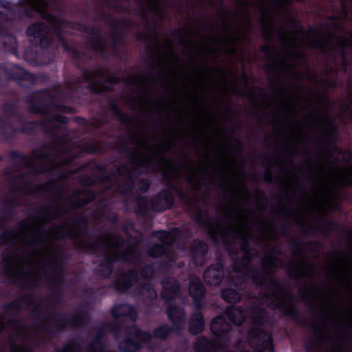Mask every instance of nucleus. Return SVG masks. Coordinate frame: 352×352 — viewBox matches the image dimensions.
Listing matches in <instances>:
<instances>
[{"instance_id":"4d7b16f0","label":"nucleus","mask_w":352,"mask_h":352,"mask_svg":"<svg viewBox=\"0 0 352 352\" xmlns=\"http://www.w3.org/2000/svg\"><path fill=\"white\" fill-rule=\"evenodd\" d=\"M35 13L39 14L41 17L45 21L52 23V25L56 20V16L51 12L45 10L38 4V10L35 11Z\"/></svg>"},{"instance_id":"f03ea898","label":"nucleus","mask_w":352,"mask_h":352,"mask_svg":"<svg viewBox=\"0 0 352 352\" xmlns=\"http://www.w3.org/2000/svg\"><path fill=\"white\" fill-rule=\"evenodd\" d=\"M226 314L231 323L223 316L214 317L211 321L210 331L218 342L214 343L206 337H201L194 344L195 352H218L219 348L224 346L221 342L226 341L232 331V324L241 327L245 319L244 309L241 306L228 308Z\"/></svg>"},{"instance_id":"7ed1b4c3","label":"nucleus","mask_w":352,"mask_h":352,"mask_svg":"<svg viewBox=\"0 0 352 352\" xmlns=\"http://www.w3.org/2000/svg\"><path fill=\"white\" fill-rule=\"evenodd\" d=\"M124 244V239L121 236L119 237L118 240L113 243H110L103 237H97L93 241L78 243L77 244V249L85 251L91 254H95L96 250H116V251L113 254H107L101 259L102 262L112 268H113L114 264L119 261L131 264H140L142 263V257L140 252L137 250L131 248L120 251V249Z\"/></svg>"},{"instance_id":"603ef678","label":"nucleus","mask_w":352,"mask_h":352,"mask_svg":"<svg viewBox=\"0 0 352 352\" xmlns=\"http://www.w3.org/2000/svg\"><path fill=\"white\" fill-rule=\"evenodd\" d=\"M56 122L60 124L65 125L68 122V118L61 115V114H52L50 116L45 120L42 121L41 122V125L45 129L47 126V123H54Z\"/></svg>"},{"instance_id":"2f4dec72","label":"nucleus","mask_w":352,"mask_h":352,"mask_svg":"<svg viewBox=\"0 0 352 352\" xmlns=\"http://www.w3.org/2000/svg\"><path fill=\"white\" fill-rule=\"evenodd\" d=\"M148 168H142L133 165L131 170L133 172L129 175V177L125 179L121 184H119V187L122 188V195H130L132 193L135 184V178L142 173H147L148 170L143 172L142 169H148Z\"/></svg>"},{"instance_id":"13d9d810","label":"nucleus","mask_w":352,"mask_h":352,"mask_svg":"<svg viewBox=\"0 0 352 352\" xmlns=\"http://www.w3.org/2000/svg\"><path fill=\"white\" fill-rule=\"evenodd\" d=\"M52 108H54L57 111L65 113L72 114L76 112L74 107L64 104H58L55 101L52 102Z\"/></svg>"},{"instance_id":"c85d7f7f","label":"nucleus","mask_w":352,"mask_h":352,"mask_svg":"<svg viewBox=\"0 0 352 352\" xmlns=\"http://www.w3.org/2000/svg\"><path fill=\"white\" fill-rule=\"evenodd\" d=\"M338 226V223L332 220L325 217H322L318 225L310 226L309 228H305L303 234L305 236L308 235V231L318 232L324 236H329L333 229Z\"/></svg>"},{"instance_id":"1a4fd4ad","label":"nucleus","mask_w":352,"mask_h":352,"mask_svg":"<svg viewBox=\"0 0 352 352\" xmlns=\"http://www.w3.org/2000/svg\"><path fill=\"white\" fill-rule=\"evenodd\" d=\"M162 178L166 185L168 187L162 188L155 194L149 201L150 208L155 212L162 213L166 210H170L175 204V195L172 192L168 179L169 176L166 173H164Z\"/></svg>"},{"instance_id":"ddd939ff","label":"nucleus","mask_w":352,"mask_h":352,"mask_svg":"<svg viewBox=\"0 0 352 352\" xmlns=\"http://www.w3.org/2000/svg\"><path fill=\"white\" fill-rule=\"evenodd\" d=\"M28 36L41 48L46 49L52 45V38L48 26L43 22L37 21L30 24L26 29Z\"/></svg>"},{"instance_id":"a19ab883","label":"nucleus","mask_w":352,"mask_h":352,"mask_svg":"<svg viewBox=\"0 0 352 352\" xmlns=\"http://www.w3.org/2000/svg\"><path fill=\"white\" fill-rule=\"evenodd\" d=\"M175 331V328L167 323H164L155 328L152 336L153 338L161 340H166Z\"/></svg>"},{"instance_id":"5fc2aeb1","label":"nucleus","mask_w":352,"mask_h":352,"mask_svg":"<svg viewBox=\"0 0 352 352\" xmlns=\"http://www.w3.org/2000/svg\"><path fill=\"white\" fill-rule=\"evenodd\" d=\"M155 236L161 241L164 245H170L175 241V237L172 233L168 231L161 230L155 232Z\"/></svg>"},{"instance_id":"680f3d73","label":"nucleus","mask_w":352,"mask_h":352,"mask_svg":"<svg viewBox=\"0 0 352 352\" xmlns=\"http://www.w3.org/2000/svg\"><path fill=\"white\" fill-rule=\"evenodd\" d=\"M302 245H304V244L300 240L292 241L289 245L291 249L294 251V252H293L292 254L294 256L302 255L304 252V249L302 248Z\"/></svg>"},{"instance_id":"69168bd1","label":"nucleus","mask_w":352,"mask_h":352,"mask_svg":"<svg viewBox=\"0 0 352 352\" xmlns=\"http://www.w3.org/2000/svg\"><path fill=\"white\" fill-rule=\"evenodd\" d=\"M1 211L3 216H1L0 217H3L8 220V218L14 215L16 208L9 206H1Z\"/></svg>"},{"instance_id":"20e7f679","label":"nucleus","mask_w":352,"mask_h":352,"mask_svg":"<svg viewBox=\"0 0 352 352\" xmlns=\"http://www.w3.org/2000/svg\"><path fill=\"white\" fill-rule=\"evenodd\" d=\"M252 320L255 326L250 327L247 332L249 346L255 352H274L272 334L263 328L268 322L265 309L259 306L254 307Z\"/></svg>"},{"instance_id":"09e8293b","label":"nucleus","mask_w":352,"mask_h":352,"mask_svg":"<svg viewBox=\"0 0 352 352\" xmlns=\"http://www.w3.org/2000/svg\"><path fill=\"white\" fill-rule=\"evenodd\" d=\"M31 298L30 294H25L20 298L15 299L10 302L5 304L3 305V309L6 312H9L10 311H19L22 308L23 302L24 300H28Z\"/></svg>"},{"instance_id":"4be33fe9","label":"nucleus","mask_w":352,"mask_h":352,"mask_svg":"<svg viewBox=\"0 0 352 352\" xmlns=\"http://www.w3.org/2000/svg\"><path fill=\"white\" fill-rule=\"evenodd\" d=\"M208 252V245L205 241L200 239L192 240L190 246V254L195 265L203 267L206 263Z\"/></svg>"},{"instance_id":"49530a36","label":"nucleus","mask_w":352,"mask_h":352,"mask_svg":"<svg viewBox=\"0 0 352 352\" xmlns=\"http://www.w3.org/2000/svg\"><path fill=\"white\" fill-rule=\"evenodd\" d=\"M147 254L150 257L156 258L166 255L168 250L164 245L155 243L148 248Z\"/></svg>"},{"instance_id":"39448f33","label":"nucleus","mask_w":352,"mask_h":352,"mask_svg":"<svg viewBox=\"0 0 352 352\" xmlns=\"http://www.w3.org/2000/svg\"><path fill=\"white\" fill-rule=\"evenodd\" d=\"M90 321L91 314L87 307L83 305L70 318H66L64 314H61L58 318L45 322L43 329L49 335L54 336L58 333L65 332L67 327H83L87 326Z\"/></svg>"},{"instance_id":"79ce46f5","label":"nucleus","mask_w":352,"mask_h":352,"mask_svg":"<svg viewBox=\"0 0 352 352\" xmlns=\"http://www.w3.org/2000/svg\"><path fill=\"white\" fill-rule=\"evenodd\" d=\"M135 212L138 216H145L149 210L150 203L148 201L147 197L145 195H138L135 199Z\"/></svg>"},{"instance_id":"393cba45","label":"nucleus","mask_w":352,"mask_h":352,"mask_svg":"<svg viewBox=\"0 0 352 352\" xmlns=\"http://www.w3.org/2000/svg\"><path fill=\"white\" fill-rule=\"evenodd\" d=\"M160 284L162 286L161 297L166 302H171L177 298L180 292V285L177 280L172 277L163 278Z\"/></svg>"},{"instance_id":"7c9ffc66","label":"nucleus","mask_w":352,"mask_h":352,"mask_svg":"<svg viewBox=\"0 0 352 352\" xmlns=\"http://www.w3.org/2000/svg\"><path fill=\"white\" fill-rule=\"evenodd\" d=\"M329 38H333L336 41L339 43V47L341 50L349 46V41L346 38H341L339 36L331 33H328L326 36H323L321 38L315 37L309 43V46L316 50H324L329 43V42H327L326 39Z\"/></svg>"},{"instance_id":"a18cd8bd","label":"nucleus","mask_w":352,"mask_h":352,"mask_svg":"<svg viewBox=\"0 0 352 352\" xmlns=\"http://www.w3.org/2000/svg\"><path fill=\"white\" fill-rule=\"evenodd\" d=\"M205 213L201 210H198L195 218V222L201 227H207L209 230V234L210 237L215 241L217 239L216 234L212 230V226L210 221L206 220L205 218Z\"/></svg>"},{"instance_id":"9d476101","label":"nucleus","mask_w":352,"mask_h":352,"mask_svg":"<svg viewBox=\"0 0 352 352\" xmlns=\"http://www.w3.org/2000/svg\"><path fill=\"white\" fill-rule=\"evenodd\" d=\"M219 232L225 250L230 256H232L237 253L234 248L236 239L240 240L243 254H249L250 252H251L250 240L245 234H243L230 227H227L226 228H221Z\"/></svg>"},{"instance_id":"a878e982","label":"nucleus","mask_w":352,"mask_h":352,"mask_svg":"<svg viewBox=\"0 0 352 352\" xmlns=\"http://www.w3.org/2000/svg\"><path fill=\"white\" fill-rule=\"evenodd\" d=\"M166 314L176 331L182 329L186 318V311L183 307L177 304L170 305L166 309Z\"/></svg>"},{"instance_id":"0e129e2a","label":"nucleus","mask_w":352,"mask_h":352,"mask_svg":"<svg viewBox=\"0 0 352 352\" xmlns=\"http://www.w3.org/2000/svg\"><path fill=\"white\" fill-rule=\"evenodd\" d=\"M43 148L45 151L43 152L40 153L36 155V157L39 160H47L51 157H53L52 147L47 144H43Z\"/></svg>"},{"instance_id":"37998d69","label":"nucleus","mask_w":352,"mask_h":352,"mask_svg":"<svg viewBox=\"0 0 352 352\" xmlns=\"http://www.w3.org/2000/svg\"><path fill=\"white\" fill-rule=\"evenodd\" d=\"M72 224L78 230V237L81 236V234H87L89 233L87 219L84 214H80L78 217L74 218L72 221Z\"/></svg>"},{"instance_id":"f257e3e1","label":"nucleus","mask_w":352,"mask_h":352,"mask_svg":"<svg viewBox=\"0 0 352 352\" xmlns=\"http://www.w3.org/2000/svg\"><path fill=\"white\" fill-rule=\"evenodd\" d=\"M269 285L271 292L264 295L267 307L271 309L280 310L285 317L290 318L298 326L309 327L314 333V344L319 346L323 344L327 341V336L320 327L309 323L295 303L292 302L285 303L283 294L287 292V288L283 283L271 275Z\"/></svg>"},{"instance_id":"b1692460","label":"nucleus","mask_w":352,"mask_h":352,"mask_svg":"<svg viewBox=\"0 0 352 352\" xmlns=\"http://www.w3.org/2000/svg\"><path fill=\"white\" fill-rule=\"evenodd\" d=\"M87 34L94 36L98 35L97 37H93L87 42V45L102 58H107V48L103 42V38L100 34V30L94 26H87L86 31Z\"/></svg>"},{"instance_id":"052dcab7","label":"nucleus","mask_w":352,"mask_h":352,"mask_svg":"<svg viewBox=\"0 0 352 352\" xmlns=\"http://www.w3.org/2000/svg\"><path fill=\"white\" fill-rule=\"evenodd\" d=\"M11 352H34L32 348L27 344H19L13 341L10 343Z\"/></svg>"},{"instance_id":"4468645a","label":"nucleus","mask_w":352,"mask_h":352,"mask_svg":"<svg viewBox=\"0 0 352 352\" xmlns=\"http://www.w3.org/2000/svg\"><path fill=\"white\" fill-rule=\"evenodd\" d=\"M114 148L120 154H127L128 159L133 165L142 168L150 167L151 164L146 156L139 155L137 150L129 147L124 136L119 135L118 137V140L114 144Z\"/></svg>"},{"instance_id":"72a5a7b5","label":"nucleus","mask_w":352,"mask_h":352,"mask_svg":"<svg viewBox=\"0 0 352 352\" xmlns=\"http://www.w3.org/2000/svg\"><path fill=\"white\" fill-rule=\"evenodd\" d=\"M201 310L195 309L190 316L188 322V331L191 335L196 336L204 330L205 322Z\"/></svg>"},{"instance_id":"c756f323","label":"nucleus","mask_w":352,"mask_h":352,"mask_svg":"<svg viewBox=\"0 0 352 352\" xmlns=\"http://www.w3.org/2000/svg\"><path fill=\"white\" fill-rule=\"evenodd\" d=\"M338 127L333 120L329 119L324 133L321 135V140L325 143L326 148L330 156L333 155L332 149L336 148L335 143L337 140Z\"/></svg>"},{"instance_id":"8fccbe9b","label":"nucleus","mask_w":352,"mask_h":352,"mask_svg":"<svg viewBox=\"0 0 352 352\" xmlns=\"http://www.w3.org/2000/svg\"><path fill=\"white\" fill-rule=\"evenodd\" d=\"M38 126L36 121H23L18 129V132L25 135H34L36 133Z\"/></svg>"},{"instance_id":"774afa93","label":"nucleus","mask_w":352,"mask_h":352,"mask_svg":"<svg viewBox=\"0 0 352 352\" xmlns=\"http://www.w3.org/2000/svg\"><path fill=\"white\" fill-rule=\"evenodd\" d=\"M3 110L6 116L11 118L17 114L16 107L12 103H6L3 105Z\"/></svg>"},{"instance_id":"338daca9","label":"nucleus","mask_w":352,"mask_h":352,"mask_svg":"<svg viewBox=\"0 0 352 352\" xmlns=\"http://www.w3.org/2000/svg\"><path fill=\"white\" fill-rule=\"evenodd\" d=\"M289 24L292 29L297 30V32L300 34H304V26L303 25L298 21L294 16H290L289 19Z\"/></svg>"},{"instance_id":"f3484780","label":"nucleus","mask_w":352,"mask_h":352,"mask_svg":"<svg viewBox=\"0 0 352 352\" xmlns=\"http://www.w3.org/2000/svg\"><path fill=\"white\" fill-rule=\"evenodd\" d=\"M276 249L275 247L272 246L270 248V255L267 257L268 263H262V270L263 272H258L252 268H249L248 266L245 267V275L251 278L252 283L257 287H263L264 283L266 281L265 273L267 272H272L274 269V261L276 258L273 256L276 253Z\"/></svg>"},{"instance_id":"473e14b6","label":"nucleus","mask_w":352,"mask_h":352,"mask_svg":"<svg viewBox=\"0 0 352 352\" xmlns=\"http://www.w3.org/2000/svg\"><path fill=\"white\" fill-rule=\"evenodd\" d=\"M111 314L114 319H119L122 317H128L133 320L137 318L135 309L129 303L116 305L111 309Z\"/></svg>"},{"instance_id":"dca6fc26","label":"nucleus","mask_w":352,"mask_h":352,"mask_svg":"<svg viewBox=\"0 0 352 352\" xmlns=\"http://www.w3.org/2000/svg\"><path fill=\"white\" fill-rule=\"evenodd\" d=\"M139 280L140 276L138 271L132 269L120 272L118 277L110 283L109 287L120 294H125Z\"/></svg>"},{"instance_id":"ea45409f","label":"nucleus","mask_w":352,"mask_h":352,"mask_svg":"<svg viewBox=\"0 0 352 352\" xmlns=\"http://www.w3.org/2000/svg\"><path fill=\"white\" fill-rule=\"evenodd\" d=\"M104 80L105 82L112 85L113 84H117L121 82H124L126 84H131L135 85L137 82V78L135 77H129L126 78L122 79L117 76V74L114 72H110L105 69V72L104 73Z\"/></svg>"},{"instance_id":"5701e85b","label":"nucleus","mask_w":352,"mask_h":352,"mask_svg":"<svg viewBox=\"0 0 352 352\" xmlns=\"http://www.w3.org/2000/svg\"><path fill=\"white\" fill-rule=\"evenodd\" d=\"M72 197L77 198V201L69 199V206L72 209H80L95 201L96 192L91 189L78 188L72 193Z\"/></svg>"},{"instance_id":"6e6552de","label":"nucleus","mask_w":352,"mask_h":352,"mask_svg":"<svg viewBox=\"0 0 352 352\" xmlns=\"http://www.w3.org/2000/svg\"><path fill=\"white\" fill-rule=\"evenodd\" d=\"M76 67L82 73V78H79L77 82L80 83L82 81L88 82L87 88L94 95H101L104 92L111 90V87L104 85L97 79L102 78L105 69L101 67H95L93 69H89L85 67L81 66L79 63L76 64Z\"/></svg>"},{"instance_id":"f8f14e48","label":"nucleus","mask_w":352,"mask_h":352,"mask_svg":"<svg viewBox=\"0 0 352 352\" xmlns=\"http://www.w3.org/2000/svg\"><path fill=\"white\" fill-rule=\"evenodd\" d=\"M37 93L41 97L34 93L28 98L30 111L35 114L46 115L52 108V102L56 100V95L47 89L39 90Z\"/></svg>"},{"instance_id":"864d4df0","label":"nucleus","mask_w":352,"mask_h":352,"mask_svg":"<svg viewBox=\"0 0 352 352\" xmlns=\"http://www.w3.org/2000/svg\"><path fill=\"white\" fill-rule=\"evenodd\" d=\"M155 273L153 264H144L140 270V277L145 280H152L154 278Z\"/></svg>"},{"instance_id":"6ab92c4d","label":"nucleus","mask_w":352,"mask_h":352,"mask_svg":"<svg viewBox=\"0 0 352 352\" xmlns=\"http://www.w3.org/2000/svg\"><path fill=\"white\" fill-rule=\"evenodd\" d=\"M120 330V327L118 324L113 323L110 321L103 322L98 328L96 335L89 344V348L93 351H98L97 346H99L100 349H102L104 346V339L107 333L112 332L117 333Z\"/></svg>"},{"instance_id":"0eeeda50","label":"nucleus","mask_w":352,"mask_h":352,"mask_svg":"<svg viewBox=\"0 0 352 352\" xmlns=\"http://www.w3.org/2000/svg\"><path fill=\"white\" fill-rule=\"evenodd\" d=\"M126 336L119 349L122 352H134L140 350L143 344L149 342L152 333L148 331L142 330L137 324L129 326L126 329Z\"/></svg>"},{"instance_id":"bb28decb","label":"nucleus","mask_w":352,"mask_h":352,"mask_svg":"<svg viewBox=\"0 0 352 352\" xmlns=\"http://www.w3.org/2000/svg\"><path fill=\"white\" fill-rule=\"evenodd\" d=\"M43 276L48 285L55 289L52 295V298L57 302L60 301L62 297L60 287L65 283V272L52 273V274H50L48 270H45L43 272Z\"/></svg>"},{"instance_id":"bf43d9fd","label":"nucleus","mask_w":352,"mask_h":352,"mask_svg":"<svg viewBox=\"0 0 352 352\" xmlns=\"http://www.w3.org/2000/svg\"><path fill=\"white\" fill-rule=\"evenodd\" d=\"M152 182L148 178H142L138 183V191L141 193L147 192L151 187Z\"/></svg>"},{"instance_id":"c9c22d12","label":"nucleus","mask_w":352,"mask_h":352,"mask_svg":"<svg viewBox=\"0 0 352 352\" xmlns=\"http://www.w3.org/2000/svg\"><path fill=\"white\" fill-rule=\"evenodd\" d=\"M151 30L152 34L151 35H148L147 34L138 32L136 35V40L138 42L149 43L151 45L157 47V49L155 51V54L157 55L158 59H161V50L159 47L160 35L156 30L155 24L153 25Z\"/></svg>"},{"instance_id":"a211bd4d","label":"nucleus","mask_w":352,"mask_h":352,"mask_svg":"<svg viewBox=\"0 0 352 352\" xmlns=\"http://www.w3.org/2000/svg\"><path fill=\"white\" fill-rule=\"evenodd\" d=\"M188 294L192 299L195 309H203L205 306L204 299L206 295V289L201 280L198 278L190 279L188 283Z\"/></svg>"},{"instance_id":"3c124183","label":"nucleus","mask_w":352,"mask_h":352,"mask_svg":"<svg viewBox=\"0 0 352 352\" xmlns=\"http://www.w3.org/2000/svg\"><path fill=\"white\" fill-rule=\"evenodd\" d=\"M113 272V268L109 267L107 264H105L101 260L99 261L98 265L95 269V273L103 278H109Z\"/></svg>"},{"instance_id":"c03bdc74","label":"nucleus","mask_w":352,"mask_h":352,"mask_svg":"<svg viewBox=\"0 0 352 352\" xmlns=\"http://www.w3.org/2000/svg\"><path fill=\"white\" fill-rule=\"evenodd\" d=\"M170 184V187L171 188L172 192H175L177 195L179 200L186 205L189 206V204L192 202V197L190 196L189 193L185 192L181 187L177 186V184H173L170 179H167Z\"/></svg>"},{"instance_id":"2eb2a0df","label":"nucleus","mask_w":352,"mask_h":352,"mask_svg":"<svg viewBox=\"0 0 352 352\" xmlns=\"http://www.w3.org/2000/svg\"><path fill=\"white\" fill-rule=\"evenodd\" d=\"M225 276V265L222 256L216 254V261L208 266L204 272L203 278L210 286H219Z\"/></svg>"},{"instance_id":"6e6d98bb","label":"nucleus","mask_w":352,"mask_h":352,"mask_svg":"<svg viewBox=\"0 0 352 352\" xmlns=\"http://www.w3.org/2000/svg\"><path fill=\"white\" fill-rule=\"evenodd\" d=\"M46 232L42 229H38L36 231V234L38 235V237L36 236H34L32 239H28L26 242L27 245L29 246H38L43 243L44 241L42 238L43 236L46 234Z\"/></svg>"},{"instance_id":"f704fd0d","label":"nucleus","mask_w":352,"mask_h":352,"mask_svg":"<svg viewBox=\"0 0 352 352\" xmlns=\"http://www.w3.org/2000/svg\"><path fill=\"white\" fill-rule=\"evenodd\" d=\"M8 219L0 217V244L1 245L11 246L14 243V239L17 235V232L12 228L6 226Z\"/></svg>"},{"instance_id":"58836bf2","label":"nucleus","mask_w":352,"mask_h":352,"mask_svg":"<svg viewBox=\"0 0 352 352\" xmlns=\"http://www.w3.org/2000/svg\"><path fill=\"white\" fill-rule=\"evenodd\" d=\"M124 34L119 25V22L113 19L110 36V45L113 51L116 52L117 47L124 43Z\"/></svg>"},{"instance_id":"de8ad7c7","label":"nucleus","mask_w":352,"mask_h":352,"mask_svg":"<svg viewBox=\"0 0 352 352\" xmlns=\"http://www.w3.org/2000/svg\"><path fill=\"white\" fill-rule=\"evenodd\" d=\"M27 273L22 271L19 274L14 277L13 283L18 281L21 282V287L23 289H32L35 288L38 286L37 279L28 280L25 277Z\"/></svg>"},{"instance_id":"cd10ccee","label":"nucleus","mask_w":352,"mask_h":352,"mask_svg":"<svg viewBox=\"0 0 352 352\" xmlns=\"http://www.w3.org/2000/svg\"><path fill=\"white\" fill-rule=\"evenodd\" d=\"M243 281L242 276H237L236 278H230V282L232 285L235 287H226L222 289L221 292V298L226 302L228 303H237L241 300V294L236 290L239 288V285Z\"/></svg>"},{"instance_id":"aec40b11","label":"nucleus","mask_w":352,"mask_h":352,"mask_svg":"<svg viewBox=\"0 0 352 352\" xmlns=\"http://www.w3.org/2000/svg\"><path fill=\"white\" fill-rule=\"evenodd\" d=\"M12 12V20L21 21L24 18L32 19L34 13L38 10V3L33 0H19Z\"/></svg>"},{"instance_id":"e2e57ef3","label":"nucleus","mask_w":352,"mask_h":352,"mask_svg":"<svg viewBox=\"0 0 352 352\" xmlns=\"http://www.w3.org/2000/svg\"><path fill=\"white\" fill-rule=\"evenodd\" d=\"M151 282V280H145L144 282L140 283L137 287L136 289L139 292L150 293L151 292H155L153 285Z\"/></svg>"},{"instance_id":"4c0bfd02","label":"nucleus","mask_w":352,"mask_h":352,"mask_svg":"<svg viewBox=\"0 0 352 352\" xmlns=\"http://www.w3.org/2000/svg\"><path fill=\"white\" fill-rule=\"evenodd\" d=\"M0 135L4 142H12L18 132L17 128L14 127L10 120H6L0 118Z\"/></svg>"},{"instance_id":"9b49d317","label":"nucleus","mask_w":352,"mask_h":352,"mask_svg":"<svg viewBox=\"0 0 352 352\" xmlns=\"http://www.w3.org/2000/svg\"><path fill=\"white\" fill-rule=\"evenodd\" d=\"M0 10V50L15 56L18 54V45L16 36L8 32L6 24L12 20L11 16Z\"/></svg>"},{"instance_id":"412c9836","label":"nucleus","mask_w":352,"mask_h":352,"mask_svg":"<svg viewBox=\"0 0 352 352\" xmlns=\"http://www.w3.org/2000/svg\"><path fill=\"white\" fill-rule=\"evenodd\" d=\"M8 155L12 159L21 160L23 164L34 175H38L47 173L52 169L50 166L46 164H34L28 155L18 151L11 150L8 152Z\"/></svg>"},{"instance_id":"e433bc0d","label":"nucleus","mask_w":352,"mask_h":352,"mask_svg":"<svg viewBox=\"0 0 352 352\" xmlns=\"http://www.w3.org/2000/svg\"><path fill=\"white\" fill-rule=\"evenodd\" d=\"M107 106L109 111L117 117L118 120L121 124L127 126L133 122V118L121 110L118 104L117 99L109 98L107 101Z\"/></svg>"},{"instance_id":"423d86ee","label":"nucleus","mask_w":352,"mask_h":352,"mask_svg":"<svg viewBox=\"0 0 352 352\" xmlns=\"http://www.w3.org/2000/svg\"><path fill=\"white\" fill-rule=\"evenodd\" d=\"M37 76L18 64L10 63H0V85H3L10 81L20 83L26 81L32 85L37 82Z\"/></svg>"}]
</instances>
